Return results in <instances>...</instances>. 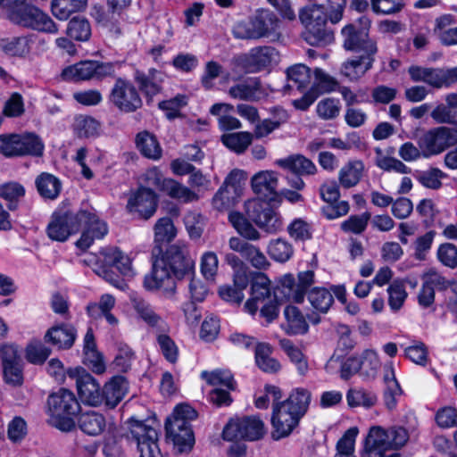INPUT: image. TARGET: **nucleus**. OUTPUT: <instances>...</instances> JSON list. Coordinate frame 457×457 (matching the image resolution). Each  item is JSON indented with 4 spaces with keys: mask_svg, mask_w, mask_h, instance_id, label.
Instances as JSON below:
<instances>
[{
    "mask_svg": "<svg viewBox=\"0 0 457 457\" xmlns=\"http://www.w3.org/2000/svg\"><path fill=\"white\" fill-rule=\"evenodd\" d=\"M195 273V262L184 244L170 245L162 259L153 264V271L144 280L149 289L163 288L165 295L171 297L176 292V284L172 278L179 280L191 278Z\"/></svg>",
    "mask_w": 457,
    "mask_h": 457,
    "instance_id": "obj_1",
    "label": "nucleus"
},
{
    "mask_svg": "<svg viewBox=\"0 0 457 457\" xmlns=\"http://www.w3.org/2000/svg\"><path fill=\"white\" fill-rule=\"evenodd\" d=\"M268 200L253 199L245 204V218L240 212H231L228 220L235 229L246 240L256 241L261 237L259 231L249 220L268 233H275L280 229L282 222L279 215L272 209Z\"/></svg>",
    "mask_w": 457,
    "mask_h": 457,
    "instance_id": "obj_2",
    "label": "nucleus"
},
{
    "mask_svg": "<svg viewBox=\"0 0 457 457\" xmlns=\"http://www.w3.org/2000/svg\"><path fill=\"white\" fill-rule=\"evenodd\" d=\"M47 406L54 427L63 432L75 428L73 417L79 412L80 404L71 391L62 388L51 394L47 399Z\"/></svg>",
    "mask_w": 457,
    "mask_h": 457,
    "instance_id": "obj_3",
    "label": "nucleus"
},
{
    "mask_svg": "<svg viewBox=\"0 0 457 457\" xmlns=\"http://www.w3.org/2000/svg\"><path fill=\"white\" fill-rule=\"evenodd\" d=\"M370 20L361 17L358 21L349 23L341 30L343 46L347 51L362 53V55L375 57L378 53L377 41L370 37Z\"/></svg>",
    "mask_w": 457,
    "mask_h": 457,
    "instance_id": "obj_4",
    "label": "nucleus"
},
{
    "mask_svg": "<svg viewBox=\"0 0 457 457\" xmlns=\"http://www.w3.org/2000/svg\"><path fill=\"white\" fill-rule=\"evenodd\" d=\"M8 16L12 22L24 28L49 34L58 32V27L51 17L33 5L18 6L10 10Z\"/></svg>",
    "mask_w": 457,
    "mask_h": 457,
    "instance_id": "obj_5",
    "label": "nucleus"
},
{
    "mask_svg": "<svg viewBox=\"0 0 457 457\" xmlns=\"http://www.w3.org/2000/svg\"><path fill=\"white\" fill-rule=\"evenodd\" d=\"M278 24L277 16L268 10H261L251 19L249 24L238 23L234 29V36L241 39H258L270 37Z\"/></svg>",
    "mask_w": 457,
    "mask_h": 457,
    "instance_id": "obj_6",
    "label": "nucleus"
},
{
    "mask_svg": "<svg viewBox=\"0 0 457 457\" xmlns=\"http://www.w3.org/2000/svg\"><path fill=\"white\" fill-rule=\"evenodd\" d=\"M456 144L457 129L449 127L431 129L418 138V145L425 158L439 154Z\"/></svg>",
    "mask_w": 457,
    "mask_h": 457,
    "instance_id": "obj_7",
    "label": "nucleus"
},
{
    "mask_svg": "<svg viewBox=\"0 0 457 457\" xmlns=\"http://www.w3.org/2000/svg\"><path fill=\"white\" fill-rule=\"evenodd\" d=\"M67 375L75 381L78 395L84 404L92 407L103 404L104 397L101 395L102 387L99 382L84 368L69 369Z\"/></svg>",
    "mask_w": 457,
    "mask_h": 457,
    "instance_id": "obj_8",
    "label": "nucleus"
},
{
    "mask_svg": "<svg viewBox=\"0 0 457 457\" xmlns=\"http://www.w3.org/2000/svg\"><path fill=\"white\" fill-rule=\"evenodd\" d=\"M265 434L262 420L256 416H248L242 419L231 420L224 428L222 436L227 441L261 439Z\"/></svg>",
    "mask_w": 457,
    "mask_h": 457,
    "instance_id": "obj_9",
    "label": "nucleus"
},
{
    "mask_svg": "<svg viewBox=\"0 0 457 457\" xmlns=\"http://www.w3.org/2000/svg\"><path fill=\"white\" fill-rule=\"evenodd\" d=\"M314 273L312 270L300 272L298 274V281L291 274L285 275L279 286L274 291L276 301H294L302 303L303 301L307 289L313 283Z\"/></svg>",
    "mask_w": 457,
    "mask_h": 457,
    "instance_id": "obj_10",
    "label": "nucleus"
},
{
    "mask_svg": "<svg viewBox=\"0 0 457 457\" xmlns=\"http://www.w3.org/2000/svg\"><path fill=\"white\" fill-rule=\"evenodd\" d=\"M130 434L135 440L139 457H162L158 446V433L151 425L130 419Z\"/></svg>",
    "mask_w": 457,
    "mask_h": 457,
    "instance_id": "obj_11",
    "label": "nucleus"
},
{
    "mask_svg": "<svg viewBox=\"0 0 457 457\" xmlns=\"http://www.w3.org/2000/svg\"><path fill=\"white\" fill-rule=\"evenodd\" d=\"M408 72L412 81L424 82L435 88L448 87L457 82V66L441 69L412 65Z\"/></svg>",
    "mask_w": 457,
    "mask_h": 457,
    "instance_id": "obj_12",
    "label": "nucleus"
},
{
    "mask_svg": "<svg viewBox=\"0 0 457 457\" xmlns=\"http://www.w3.org/2000/svg\"><path fill=\"white\" fill-rule=\"evenodd\" d=\"M114 72L112 63L97 61H81L68 66L62 71V77L66 80H88L92 79H102Z\"/></svg>",
    "mask_w": 457,
    "mask_h": 457,
    "instance_id": "obj_13",
    "label": "nucleus"
},
{
    "mask_svg": "<svg viewBox=\"0 0 457 457\" xmlns=\"http://www.w3.org/2000/svg\"><path fill=\"white\" fill-rule=\"evenodd\" d=\"M109 99L115 107L124 112H133L142 106V99L136 87L119 78L111 91Z\"/></svg>",
    "mask_w": 457,
    "mask_h": 457,
    "instance_id": "obj_14",
    "label": "nucleus"
},
{
    "mask_svg": "<svg viewBox=\"0 0 457 457\" xmlns=\"http://www.w3.org/2000/svg\"><path fill=\"white\" fill-rule=\"evenodd\" d=\"M301 418L302 416L298 415V413L283 403L274 404L271 416V425L274 428L272 437L274 439H280L290 435L298 425Z\"/></svg>",
    "mask_w": 457,
    "mask_h": 457,
    "instance_id": "obj_15",
    "label": "nucleus"
},
{
    "mask_svg": "<svg viewBox=\"0 0 457 457\" xmlns=\"http://www.w3.org/2000/svg\"><path fill=\"white\" fill-rule=\"evenodd\" d=\"M166 436L173 443L179 453H188L195 445L191 425L182 420H166Z\"/></svg>",
    "mask_w": 457,
    "mask_h": 457,
    "instance_id": "obj_16",
    "label": "nucleus"
},
{
    "mask_svg": "<svg viewBox=\"0 0 457 457\" xmlns=\"http://www.w3.org/2000/svg\"><path fill=\"white\" fill-rule=\"evenodd\" d=\"M158 206V196L153 189L138 187L133 193L127 207L130 212H137L144 220L150 219L156 212Z\"/></svg>",
    "mask_w": 457,
    "mask_h": 457,
    "instance_id": "obj_17",
    "label": "nucleus"
},
{
    "mask_svg": "<svg viewBox=\"0 0 457 457\" xmlns=\"http://www.w3.org/2000/svg\"><path fill=\"white\" fill-rule=\"evenodd\" d=\"M87 219L83 220L82 228L84 230L76 245L79 248L86 250L95 239L103 238L108 232L107 225L101 220L95 212L86 211Z\"/></svg>",
    "mask_w": 457,
    "mask_h": 457,
    "instance_id": "obj_18",
    "label": "nucleus"
},
{
    "mask_svg": "<svg viewBox=\"0 0 457 457\" xmlns=\"http://www.w3.org/2000/svg\"><path fill=\"white\" fill-rule=\"evenodd\" d=\"M229 248L240 253L242 258L257 270H266L270 262L265 254L255 245L238 237H231L228 241Z\"/></svg>",
    "mask_w": 457,
    "mask_h": 457,
    "instance_id": "obj_19",
    "label": "nucleus"
},
{
    "mask_svg": "<svg viewBox=\"0 0 457 457\" xmlns=\"http://www.w3.org/2000/svg\"><path fill=\"white\" fill-rule=\"evenodd\" d=\"M77 337V330L71 324L62 323L53 326L45 334L44 340L59 350L72 347Z\"/></svg>",
    "mask_w": 457,
    "mask_h": 457,
    "instance_id": "obj_20",
    "label": "nucleus"
},
{
    "mask_svg": "<svg viewBox=\"0 0 457 457\" xmlns=\"http://www.w3.org/2000/svg\"><path fill=\"white\" fill-rule=\"evenodd\" d=\"M310 83V68L302 63L295 64L287 70V83L282 91L284 94H290L295 89L302 93L309 87Z\"/></svg>",
    "mask_w": 457,
    "mask_h": 457,
    "instance_id": "obj_21",
    "label": "nucleus"
},
{
    "mask_svg": "<svg viewBox=\"0 0 457 457\" xmlns=\"http://www.w3.org/2000/svg\"><path fill=\"white\" fill-rule=\"evenodd\" d=\"M388 449V431L380 427H372L366 437L362 457H380L381 453Z\"/></svg>",
    "mask_w": 457,
    "mask_h": 457,
    "instance_id": "obj_22",
    "label": "nucleus"
},
{
    "mask_svg": "<svg viewBox=\"0 0 457 457\" xmlns=\"http://www.w3.org/2000/svg\"><path fill=\"white\" fill-rule=\"evenodd\" d=\"M128 391V382L122 376H114L102 387L103 404L110 409L115 408Z\"/></svg>",
    "mask_w": 457,
    "mask_h": 457,
    "instance_id": "obj_23",
    "label": "nucleus"
},
{
    "mask_svg": "<svg viewBox=\"0 0 457 457\" xmlns=\"http://www.w3.org/2000/svg\"><path fill=\"white\" fill-rule=\"evenodd\" d=\"M253 192L263 200L273 201L277 195L278 178L272 171H261L252 178Z\"/></svg>",
    "mask_w": 457,
    "mask_h": 457,
    "instance_id": "obj_24",
    "label": "nucleus"
},
{
    "mask_svg": "<svg viewBox=\"0 0 457 457\" xmlns=\"http://www.w3.org/2000/svg\"><path fill=\"white\" fill-rule=\"evenodd\" d=\"M270 282L268 277L261 272L256 273L251 284L252 297L246 301L245 308L251 314L255 313L257 311V303L263 302L270 295Z\"/></svg>",
    "mask_w": 457,
    "mask_h": 457,
    "instance_id": "obj_25",
    "label": "nucleus"
},
{
    "mask_svg": "<svg viewBox=\"0 0 457 457\" xmlns=\"http://www.w3.org/2000/svg\"><path fill=\"white\" fill-rule=\"evenodd\" d=\"M278 52L271 46L253 48L245 56V66L251 71H261L277 61Z\"/></svg>",
    "mask_w": 457,
    "mask_h": 457,
    "instance_id": "obj_26",
    "label": "nucleus"
},
{
    "mask_svg": "<svg viewBox=\"0 0 457 457\" xmlns=\"http://www.w3.org/2000/svg\"><path fill=\"white\" fill-rule=\"evenodd\" d=\"M375 61V57L360 55L357 58L349 59L343 62L340 73L352 82L358 81L370 71Z\"/></svg>",
    "mask_w": 457,
    "mask_h": 457,
    "instance_id": "obj_27",
    "label": "nucleus"
},
{
    "mask_svg": "<svg viewBox=\"0 0 457 457\" xmlns=\"http://www.w3.org/2000/svg\"><path fill=\"white\" fill-rule=\"evenodd\" d=\"M262 93V83L257 78H248L228 89V95L232 98L243 101H255Z\"/></svg>",
    "mask_w": 457,
    "mask_h": 457,
    "instance_id": "obj_28",
    "label": "nucleus"
},
{
    "mask_svg": "<svg viewBox=\"0 0 457 457\" xmlns=\"http://www.w3.org/2000/svg\"><path fill=\"white\" fill-rule=\"evenodd\" d=\"M277 164L298 176L313 175L317 171L315 164L302 154L290 155L277 161Z\"/></svg>",
    "mask_w": 457,
    "mask_h": 457,
    "instance_id": "obj_29",
    "label": "nucleus"
},
{
    "mask_svg": "<svg viewBox=\"0 0 457 457\" xmlns=\"http://www.w3.org/2000/svg\"><path fill=\"white\" fill-rule=\"evenodd\" d=\"M134 79L140 90L147 96H155L162 89V74L157 70L152 69L148 71V74L137 70Z\"/></svg>",
    "mask_w": 457,
    "mask_h": 457,
    "instance_id": "obj_30",
    "label": "nucleus"
},
{
    "mask_svg": "<svg viewBox=\"0 0 457 457\" xmlns=\"http://www.w3.org/2000/svg\"><path fill=\"white\" fill-rule=\"evenodd\" d=\"M78 425L84 433L96 436L105 429L106 420L103 414L90 411L80 414Z\"/></svg>",
    "mask_w": 457,
    "mask_h": 457,
    "instance_id": "obj_31",
    "label": "nucleus"
},
{
    "mask_svg": "<svg viewBox=\"0 0 457 457\" xmlns=\"http://www.w3.org/2000/svg\"><path fill=\"white\" fill-rule=\"evenodd\" d=\"M305 29L303 38L311 46H325L334 40L333 31L327 27V24L312 25L311 23Z\"/></svg>",
    "mask_w": 457,
    "mask_h": 457,
    "instance_id": "obj_32",
    "label": "nucleus"
},
{
    "mask_svg": "<svg viewBox=\"0 0 457 457\" xmlns=\"http://www.w3.org/2000/svg\"><path fill=\"white\" fill-rule=\"evenodd\" d=\"M36 187L43 198L54 200L60 195L62 183L53 174L43 172L36 179Z\"/></svg>",
    "mask_w": 457,
    "mask_h": 457,
    "instance_id": "obj_33",
    "label": "nucleus"
},
{
    "mask_svg": "<svg viewBox=\"0 0 457 457\" xmlns=\"http://www.w3.org/2000/svg\"><path fill=\"white\" fill-rule=\"evenodd\" d=\"M136 145L140 153L146 158L158 160L162 156V148L157 138L146 130L137 135Z\"/></svg>",
    "mask_w": 457,
    "mask_h": 457,
    "instance_id": "obj_34",
    "label": "nucleus"
},
{
    "mask_svg": "<svg viewBox=\"0 0 457 457\" xmlns=\"http://www.w3.org/2000/svg\"><path fill=\"white\" fill-rule=\"evenodd\" d=\"M87 4V0H52L51 10L54 16L65 21L73 12L83 11Z\"/></svg>",
    "mask_w": 457,
    "mask_h": 457,
    "instance_id": "obj_35",
    "label": "nucleus"
},
{
    "mask_svg": "<svg viewBox=\"0 0 457 457\" xmlns=\"http://www.w3.org/2000/svg\"><path fill=\"white\" fill-rule=\"evenodd\" d=\"M376 353L372 350H365L361 356H351L347 358L341 365L340 377L348 380L356 374L361 368L364 361H370V363L376 361Z\"/></svg>",
    "mask_w": 457,
    "mask_h": 457,
    "instance_id": "obj_36",
    "label": "nucleus"
},
{
    "mask_svg": "<svg viewBox=\"0 0 457 457\" xmlns=\"http://www.w3.org/2000/svg\"><path fill=\"white\" fill-rule=\"evenodd\" d=\"M100 253L104 256V262L109 266L115 267L120 274L129 275L131 272L129 258L124 255L118 248H104Z\"/></svg>",
    "mask_w": 457,
    "mask_h": 457,
    "instance_id": "obj_37",
    "label": "nucleus"
},
{
    "mask_svg": "<svg viewBox=\"0 0 457 457\" xmlns=\"http://www.w3.org/2000/svg\"><path fill=\"white\" fill-rule=\"evenodd\" d=\"M34 43V36L14 37L3 42V50L12 56L24 57L30 53Z\"/></svg>",
    "mask_w": 457,
    "mask_h": 457,
    "instance_id": "obj_38",
    "label": "nucleus"
},
{
    "mask_svg": "<svg viewBox=\"0 0 457 457\" xmlns=\"http://www.w3.org/2000/svg\"><path fill=\"white\" fill-rule=\"evenodd\" d=\"M271 347L268 344L255 345V362L257 366L267 373H276L280 370V363L270 356Z\"/></svg>",
    "mask_w": 457,
    "mask_h": 457,
    "instance_id": "obj_39",
    "label": "nucleus"
},
{
    "mask_svg": "<svg viewBox=\"0 0 457 457\" xmlns=\"http://www.w3.org/2000/svg\"><path fill=\"white\" fill-rule=\"evenodd\" d=\"M287 319V332L292 335L304 334L308 331L309 326L304 316L295 306H287L284 311Z\"/></svg>",
    "mask_w": 457,
    "mask_h": 457,
    "instance_id": "obj_40",
    "label": "nucleus"
},
{
    "mask_svg": "<svg viewBox=\"0 0 457 457\" xmlns=\"http://www.w3.org/2000/svg\"><path fill=\"white\" fill-rule=\"evenodd\" d=\"M363 169V163L360 161L345 164L339 171L338 179L341 186L350 188L357 185L362 176Z\"/></svg>",
    "mask_w": 457,
    "mask_h": 457,
    "instance_id": "obj_41",
    "label": "nucleus"
},
{
    "mask_svg": "<svg viewBox=\"0 0 457 457\" xmlns=\"http://www.w3.org/2000/svg\"><path fill=\"white\" fill-rule=\"evenodd\" d=\"M311 402V393L304 388L295 389L282 403L300 416H303Z\"/></svg>",
    "mask_w": 457,
    "mask_h": 457,
    "instance_id": "obj_42",
    "label": "nucleus"
},
{
    "mask_svg": "<svg viewBox=\"0 0 457 457\" xmlns=\"http://www.w3.org/2000/svg\"><path fill=\"white\" fill-rule=\"evenodd\" d=\"M222 143L237 154L244 153L253 141L250 132L228 133L221 137Z\"/></svg>",
    "mask_w": 457,
    "mask_h": 457,
    "instance_id": "obj_43",
    "label": "nucleus"
},
{
    "mask_svg": "<svg viewBox=\"0 0 457 457\" xmlns=\"http://www.w3.org/2000/svg\"><path fill=\"white\" fill-rule=\"evenodd\" d=\"M131 303L138 317L145 323L153 327L158 324L161 317L147 301L140 296L134 295L131 297Z\"/></svg>",
    "mask_w": 457,
    "mask_h": 457,
    "instance_id": "obj_44",
    "label": "nucleus"
},
{
    "mask_svg": "<svg viewBox=\"0 0 457 457\" xmlns=\"http://www.w3.org/2000/svg\"><path fill=\"white\" fill-rule=\"evenodd\" d=\"M25 195V188L18 182H7L0 185V197L8 202V208L14 211L18 202Z\"/></svg>",
    "mask_w": 457,
    "mask_h": 457,
    "instance_id": "obj_45",
    "label": "nucleus"
},
{
    "mask_svg": "<svg viewBox=\"0 0 457 457\" xmlns=\"http://www.w3.org/2000/svg\"><path fill=\"white\" fill-rule=\"evenodd\" d=\"M163 192L170 197L180 200L184 203L198 199V196L195 192L171 179H169L164 183Z\"/></svg>",
    "mask_w": 457,
    "mask_h": 457,
    "instance_id": "obj_46",
    "label": "nucleus"
},
{
    "mask_svg": "<svg viewBox=\"0 0 457 457\" xmlns=\"http://www.w3.org/2000/svg\"><path fill=\"white\" fill-rule=\"evenodd\" d=\"M299 19L307 27L311 23L312 25L327 24L328 15L323 5L312 4L300 11Z\"/></svg>",
    "mask_w": 457,
    "mask_h": 457,
    "instance_id": "obj_47",
    "label": "nucleus"
},
{
    "mask_svg": "<svg viewBox=\"0 0 457 457\" xmlns=\"http://www.w3.org/2000/svg\"><path fill=\"white\" fill-rule=\"evenodd\" d=\"M62 223L66 230H70V235L78 233L82 228L83 220L87 219L86 211L81 210L77 212L70 211H59L54 212Z\"/></svg>",
    "mask_w": 457,
    "mask_h": 457,
    "instance_id": "obj_48",
    "label": "nucleus"
},
{
    "mask_svg": "<svg viewBox=\"0 0 457 457\" xmlns=\"http://www.w3.org/2000/svg\"><path fill=\"white\" fill-rule=\"evenodd\" d=\"M67 34L71 38L78 41H87L91 36V28L88 21L84 17L72 18L67 27Z\"/></svg>",
    "mask_w": 457,
    "mask_h": 457,
    "instance_id": "obj_49",
    "label": "nucleus"
},
{
    "mask_svg": "<svg viewBox=\"0 0 457 457\" xmlns=\"http://www.w3.org/2000/svg\"><path fill=\"white\" fill-rule=\"evenodd\" d=\"M308 299L312 306L322 313L327 312L334 302L332 294L326 288L320 287L313 288L309 293Z\"/></svg>",
    "mask_w": 457,
    "mask_h": 457,
    "instance_id": "obj_50",
    "label": "nucleus"
},
{
    "mask_svg": "<svg viewBox=\"0 0 457 457\" xmlns=\"http://www.w3.org/2000/svg\"><path fill=\"white\" fill-rule=\"evenodd\" d=\"M19 147L21 156L26 154L41 156L44 150V145L40 138L31 133L19 135Z\"/></svg>",
    "mask_w": 457,
    "mask_h": 457,
    "instance_id": "obj_51",
    "label": "nucleus"
},
{
    "mask_svg": "<svg viewBox=\"0 0 457 457\" xmlns=\"http://www.w3.org/2000/svg\"><path fill=\"white\" fill-rule=\"evenodd\" d=\"M376 164L380 169L386 171H395L401 174L411 173V169L408 168L402 161L384 155L380 148H376Z\"/></svg>",
    "mask_w": 457,
    "mask_h": 457,
    "instance_id": "obj_52",
    "label": "nucleus"
},
{
    "mask_svg": "<svg viewBox=\"0 0 457 457\" xmlns=\"http://www.w3.org/2000/svg\"><path fill=\"white\" fill-rule=\"evenodd\" d=\"M225 261L234 270V282L241 287H244L246 282H249V269L237 255L234 253H227L225 255Z\"/></svg>",
    "mask_w": 457,
    "mask_h": 457,
    "instance_id": "obj_53",
    "label": "nucleus"
},
{
    "mask_svg": "<svg viewBox=\"0 0 457 457\" xmlns=\"http://www.w3.org/2000/svg\"><path fill=\"white\" fill-rule=\"evenodd\" d=\"M358 434L356 427L350 428L337 444V454L335 457H355L353 454L355 438Z\"/></svg>",
    "mask_w": 457,
    "mask_h": 457,
    "instance_id": "obj_54",
    "label": "nucleus"
},
{
    "mask_svg": "<svg viewBox=\"0 0 457 457\" xmlns=\"http://www.w3.org/2000/svg\"><path fill=\"white\" fill-rule=\"evenodd\" d=\"M202 377L212 386H225L228 390L236 389V383L229 370L204 371Z\"/></svg>",
    "mask_w": 457,
    "mask_h": 457,
    "instance_id": "obj_55",
    "label": "nucleus"
},
{
    "mask_svg": "<svg viewBox=\"0 0 457 457\" xmlns=\"http://www.w3.org/2000/svg\"><path fill=\"white\" fill-rule=\"evenodd\" d=\"M268 253L273 260L285 262L291 258L294 249L291 244L284 239L278 238L270 243Z\"/></svg>",
    "mask_w": 457,
    "mask_h": 457,
    "instance_id": "obj_56",
    "label": "nucleus"
},
{
    "mask_svg": "<svg viewBox=\"0 0 457 457\" xmlns=\"http://www.w3.org/2000/svg\"><path fill=\"white\" fill-rule=\"evenodd\" d=\"M371 10L376 14L394 15L405 6L404 0H370Z\"/></svg>",
    "mask_w": 457,
    "mask_h": 457,
    "instance_id": "obj_57",
    "label": "nucleus"
},
{
    "mask_svg": "<svg viewBox=\"0 0 457 457\" xmlns=\"http://www.w3.org/2000/svg\"><path fill=\"white\" fill-rule=\"evenodd\" d=\"M176 236V228L170 218L163 217L157 220L154 226V238L156 243H169Z\"/></svg>",
    "mask_w": 457,
    "mask_h": 457,
    "instance_id": "obj_58",
    "label": "nucleus"
},
{
    "mask_svg": "<svg viewBox=\"0 0 457 457\" xmlns=\"http://www.w3.org/2000/svg\"><path fill=\"white\" fill-rule=\"evenodd\" d=\"M100 124L90 116H79L75 120L74 129L79 137H90L98 133Z\"/></svg>",
    "mask_w": 457,
    "mask_h": 457,
    "instance_id": "obj_59",
    "label": "nucleus"
},
{
    "mask_svg": "<svg viewBox=\"0 0 457 457\" xmlns=\"http://www.w3.org/2000/svg\"><path fill=\"white\" fill-rule=\"evenodd\" d=\"M118 353L113 361L114 367L120 372H127L131 367L134 352L125 343H117Z\"/></svg>",
    "mask_w": 457,
    "mask_h": 457,
    "instance_id": "obj_60",
    "label": "nucleus"
},
{
    "mask_svg": "<svg viewBox=\"0 0 457 457\" xmlns=\"http://www.w3.org/2000/svg\"><path fill=\"white\" fill-rule=\"evenodd\" d=\"M386 389L384 393L385 404L389 410H392L396 405V396L402 394V389L395 378L394 371L391 370L390 374L385 376Z\"/></svg>",
    "mask_w": 457,
    "mask_h": 457,
    "instance_id": "obj_61",
    "label": "nucleus"
},
{
    "mask_svg": "<svg viewBox=\"0 0 457 457\" xmlns=\"http://www.w3.org/2000/svg\"><path fill=\"white\" fill-rule=\"evenodd\" d=\"M347 402L351 407H371L377 402L375 395L362 389H351L347 394Z\"/></svg>",
    "mask_w": 457,
    "mask_h": 457,
    "instance_id": "obj_62",
    "label": "nucleus"
},
{
    "mask_svg": "<svg viewBox=\"0 0 457 457\" xmlns=\"http://www.w3.org/2000/svg\"><path fill=\"white\" fill-rule=\"evenodd\" d=\"M445 177L446 174L441 170L437 168H430L428 170L420 172L417 179L425 187L436 190L442 187L441 179Z\"/></svg>",
    "mask_w": 457,
    "mask_h": 457,
    "instance_id": "obj_63",
    "label": "nucleus"
},
{
    "mask_svg": "<svg viewBox=\"0 0 457 457\" xmlns=\"http://www.w3.org/2000/svg\"><path fill=\"white\" fill-rule=\"evenodd\" d=\"M115 305V298L109 294L103 295L98 303L87 305V312L94 319H99L102 314L109 312Z\"/></svg>",
    "mask_w": 457,
    "mask_h": 457,
    "instance_id": "obj_64",
    "label": "nucleus"
}]
</instances>
